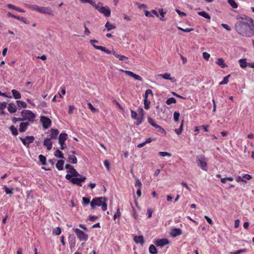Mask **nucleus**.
<instances>
[{
    "mask_svg": "<svg viewBox=\"0 0 254 254\" xmlns=\"http://www.w3.org/2000/svg\"><path fill=\"white\" fill-rule=\"evenodd\" d=\"M99 12L106 17H109L111 15V10L108 6H102L100 8Z\"/></svg>",
    "mask_w": 254,
    "mask_h": 254,
    "instance_id": "12",
    "label": "nucleus"
},
{
    "mask_svg": "<svg viewBox=\"0 0 254 254\" xmlns=\"http://www.w3.org/2000/svg\"><path fill=\"white\" fill-rule=\"evenodd\" d=\"M21 115L23 121L27 120L28 122H33L36 115L31 111L28 110H23Z\"/></svg>",
    "mask_w": 254,
    "mask_h": 254,
    "instance_id": "4",
    "label": "nucleus"
},
{
    "mask_svg": "<svg viewBox=\"0 0 254 254\" xmlns=\"http://www.w3.org/2000/svg\"><path fill=\"white\" fill-rule=\"evenodd\" d=\"M243 179H245L247 180H250L252 178V177L250 175L246 174L243 175Z\"/></svg>",
    "mask_w": 254,
    "mask_h": 254,
    "instance_id": "60",
    "label": "nucleus"
},
{
    "mask_svg": "<svg viewBox=\"0 0 254 254\" xmlns=\"http://www.w3.org/2000/svg\"><path fill=\"white\" fill-rule=\"evenodd\" d=\"M133 240L137 244H143L144 243V238L143 236H135Z\"/></svg>",
    "mask_w": 254,
    "mask_h": 254,
    "instance_id": "16",
    "label": "nucleus"
},
{
    "mask_svg": "<svg viewBox=\"0 0 254 254\" xmlns=\"http://www.w3.org/2000/svg\"><path fill=\"white\" fill-rule=\"evenodd\" d=\"M237 22L235 25V30L241 36L251 37L254 35L253 20L245 15L237 16Z\"/></svg>",
    "mask_w": 254,
    "mask_h": 254,
    "instance_id": "1",
    "label": "nucleus"
},
{
    "mask_svg": "<svg viewBox=\"0 0 254 254\" xmlns=\"http://www.w3.org/2000/svg\"><path fill=\"white\" fill-rule=\"evenodd\" d=\"M54 155L58 158L63 159L64 158L63 153L58 149L55 151Z\"/></svg>",
    "mask_w": 254,
    "mask_h": 254,
    "instance_id": "30",
    "label": "nucleus"
},
{
    "mask_svg": "<svg viewBox=\"0 0 254 254\" xmlns=\"http://www.w3.org/2000/svg\"><path fill=\"white\" fill-rule=\"evenodd\" d=\"M65 178L72 184L81 187V183L85 181L86 177L85 176H80V178H77V177L71 178V176L69 175V174H67L65 175Z\"/></svg>",
    "mask_w": 254,
    "mask_h": 254,
    "instance_id": "5",
    "label": "nucleus"
},
{
    "mask_svg": "<svg viewBox=\"0 0 254 254\" xmlns=\"http://www.w3.org/2000/svg\"><path fill=\"white\" fill-rule=\"evenodd\" d=\"M158 76L162 77L163 78L166 79H169L170 80H173V78L171 77L170 74H169V73H165L164 74H159L158 75Z\"/></svg>",
    "mask_w": 254,
    "mask_h": 254,
    "instance_id": "31",
    "label": "nucleus"
},
{
    "mask_svg": "<svg viewBox=\"0 0 254 254\" xmlns=\"http://www.w3.org/2000/svg\"><path fill=\"white\" fill-rule=\"evenodd\" d=\"M104 164L105 167L107 168V170L109 171L110 170V163L109 162L106 160L104 161Z\"/></svg>",
    "mask_w": 254,
    "mask_h": 254,
    "instance_id": "62",
    "label": "nucleus"
},
{
    "mask_svg": "<svg viewBox=\"0 0 254 254\" xmlns=\"http://www.w3.org/2000/svg\"><path fill=\"white\" fill-rule=\"evenodd\" d=\"M93 6H94L96 9L98 10L99 12L100 8L102 7V6L101 5V3L99 2L98 4H96L94 2V4H91Z\"/></svg>",
    "mask_w": 254,
    "mask_h": 254,
    "instance_id": "54",
    "label": "nucleus"
},
{
    "mask_svg": "<svg viewBox=\"0 0 254 254\" xmlns=\"http://www.w3.org/2000/svg\"><path fill=\"white\" fill-rule=\"evenodd\" d=\"M148 122L149 123V124H150L153 127H155V128H159L160 132L164 133L165 132V130L162 127H161L160 126L157 125L155 123L154 120L153 119H152L151 118H150V117L148 118Z\"/></svg>",
    "mask_w": 254,
    "mask_h": 254,
    "instance_id": "11",
    "label": "nucleus"
},
{
    "mask_svg": "<svg viewBox=\"0 0 254 254\" xmlns=\"http://www.w3.org/2000/svg\"><path fill=\"white\" fill-rule=\"evenodd\" d=\"M240 66L242 68H246L247 66H248L249 63L247 62V59H240L239 61Z\"/></svg>",
    "mask_w": 254,
    "mask_h": 254,
    "instance_id": "22",
    "label": "nucleus"
},
{
    "mask_svg": "<svg viewBox=\"0 0 254 254\" xmlns=\"http://www.w3.org/2000/svg\"><path fill=\"white\" fill-rule=\"evenodd\" d=\"M7 7L8 8L13 9L15 10H16L17 11L20 12H24V10L20 9L19 7H16V6H15L14 5H12L11 4H7Z\"/></svg>",
    "mask_w": 254,
    "mask_h": 254,
    "instance_id": "32",
    "label": "nucleus"
},
{
    "mask_svg": "<svg viewBox=\"0 0 254 254\" xmlns=\"http://www.w3.org/2000/svg\"><path fill=\"white\" fill-rule=\"evenodd\" d=\"M169 243V241L167 239H159L158 240H156L154 242V244L157 247H163L165 245H167Z\"/></svg>",
    "mask_w": 254,
    "mask_h": 254,
    "instance_id": "13",
    "label": "nucleus"
},
{
    "mask_svg": "<svg viewBox=\"0 0 254 254\" xmlns=\"http://www.w3.org/2000/svg\"><path fill=\"white\" fill-rule=\"evenodd\" d=\"M64 163V160H59L58 162L57 163L56 165V167L59 170H63V166Z\"/></svg>",
    "mask_w": 254,
    "mask_h": 254,
    "instance_id": "24",
    "label": "nucleus"
},
{
    "mask_svg": "<svg viewBox=\"0 0 254 254\" xmlns=\"http://www.w3.org/2000/svg\"><path fill=\"white\" fill-rule=\"evenodd\" d=\"M105 26V27L107 28V30L108 31H109L112 29H114L116 28L115 24H111L109 21L106 22Z\"/></svg>",
    "mask_w": 254,
    "mask_h": 254,
    "instance_id": "23",
    "label": "nucleus"
},
{
    "mask_svg": "<svg viewBox=\"0 0 254 254\" xmlns=\"http://www.w3.org/2000/svg\"><path fill=\"white\" fill-rule=\"evenodd\" d=\"M198 14L206 19H210V16L207 13V12L205 11H201L198 12Z\"/></svg>",
    "mask_w": 254,
    "mask_h": 254,
    "instance_id": "39",
    "label": "nucleus"
},
{
    "mask_svg": "<svg viewBox=\"0 0 254 254\" xmlns=\"http://www.w3.org/2000/svg\"><path fill=\"white\" fill-rule=\"evenodd\" d=\"M121 216V212L120 208L118 207L117 209V212L114 215V219L115 220L117 218H119Z\"/></svg>",
    "mask_w": 254,
    "mask_h": 254,
    "instance_id": "47",
    "label": "nucleus"
},
{
    "mask_svg": "<svg viewBox=\"0 0 254 254\" xmlns=\"http://www.w3.org/2000/svg\"><path fill=\"white\" fill-rule=\"evenodd\" d=\"M159 155L162 157H165V156L171 157L172 155L171 153L167 152H159Z\"/></svg>",
    "mask_w": 254,
    "mask_h": 254,
    "instance_id": "49",
    "label": "nucleus"
},
{
    "mask_svg": "<svg viewBox=\"0 0 254 254\" xmlns=\"http://www.w3.org/2000/svg\"><path fill=\"white\" fill-rule=\"evenodd\" d=\"M230 76L231 75L229 74L224 77L222 81L219 82V85L227 84L229 82V78L230 77Z\"/></svg>",
    "mask_w": 254,
    "mask_h": 254,
    "instance_id": "34",
    "label": "nucleus"
},
{
    "mask_svg": "<svg viewBox=\"0 0 254 254\" xmlns=\"http://www.w3.org/2000/svg\"><path fill=\"white\" fill-rule=\"evenodd\" d=\"M3 189L7 194H11L13 193V189L8 188L6 186H3Z\"/></svg>",
    "mask_w": 254,
    "mask_h": 254,
    "instance_id": "41",
    "label": "nucleus"
},
{
    "mask_svg": "<svg viewBox=\"0 0 254 254\" xmlns=\"http://www.w3.org/2000/svg\"><path fill=\"white\" fill-rule=\"evenodd\" d=\"M137 113L133 110H131V117L132 119L136 120L138 117H137Z\"/></svg>",
    "mask_w": 254,
    "mask_h": 254,
    "instance_id": "55",
    "label": "nucleus"
},
{
    "mask_svg": "<svg viewBox=\"0 0 254 254\" xmlns=\"http://www.w3.org/2000/svg\"><path fill=\"white\" fill-rule=\"evenodd\" d=\"M202 56L204 59H205L206 61H208L209 58H210V54L208 53L207 52H203L202 54Z\"/></svg>",
    "mask_w": 254,
    "mask_h": 254,
    "instance_id": "52",
    "label": "nucleus"
},
{
    "mask_svg": "<svg viewBox=\"0 0 254 254\" xmlns=\"http://www.w3.org/2000/svg\"><path fill=\"white\" fill-rule=\"evenodd\" d=\"M167 105H170L172 103H175V98L173 97L169 98L166 102Z\"/></svg>",
    "mask_w": 254,
    "mask_h": 254,
    "instance_id": "51",
    "label": "nucleus"
},
{
    "mask_svg": "<svg viewBox=\"0 0 254 254\" xmlns=\"http://www.w3.org/2000/svg\"><path fill=\"white\" fill-rule=\"evenodd\" d=\"M72 230L75 232L77 238L80 241H86L87 240L88 235L87 234H85L82 231L78 228H73Z\"/></svg>",
    "mask_w": 254,
    "mask_h": 254,
    "instance_id": "7",
    "label": "nucleus"
},
{
    "mask_svg": "<svg viewBox=\"0 0 254 254\" xmlns=\"http://www.w3.org/2000/svg\"><path fill=\"white\" fill-rule=\"evenodd\" d=\"M113 55H114L116 58H118L120 61H124L128 59L127 57L119 55L115 52H113Z\"/></svg>",
    "mask_w": 254,
    "mask_h": 254,
    "instance_id": "27",
    "label": "nucleus"
},
{
    "mask_svg": "<svg viewBox=\"0 0 254 254\" xmlns=\"http://www.w3.org/2000/svg\"><path fill=\"white\" fill-rule=\"evenodd\" d=\"M40 121L42 123L43 127L45 129L49 128L52 124L51 120L45 116H41Z\"/></svg>",
    "mask_w": 254,
    "mask_h": 254,
    "instance_id": "8",
    "label": "nucleus"
},
{
    "mask_svg": "<svg viewBox=\"0 0 254 254\" xmlns=\"http://www.w3.org/2000/svg\"><path fill=\"white\" fill-rule=\"evenodd\" d=\"M120 71L125 72L127 75L133 78L135 80H138L140 81H142V78L140 76L134 73L132 71H130L129 70H124L122 69H120Z\"/></svg>",
    "mask_w": 254,
    "mask_h": 254,
    "instance_id": "10",
    "label": "nucleus"
},
{
    "mask_svg": "<svg viewBox=\"0 0 254 254\" xmlns=\"http://www.w3.org/2000/svg\"><path fill=\"white\" fill-rule=\"evenodd\" d=\"M51 138L47 137L44 141V145L47 147V150H50L52 148V142Z\"/></svg>",
    "mask_w": 254,
    "mask_h": 254,
    "instance_id": "15",
    "label": "nucleus"
},
{
    "mask_svg": "<svg viewBox=\"0 0 254 254\" xmlns=\"http://www.w3.org/2000/svg\"><path fill=\"white\" fill-rule=\"evenodd\" d=\"M149 253L151 254H156L157 253V251L156 247L153 245H151L150 246L149 248Z\"/></svg>",
    "mask_w": 254,
    "mask_h": 254,
    "instance_id": "33",
    "label": "nucleus"
},
{
    "mask_svg": "<svg viewBox=\"0 0 254 254\" xmlns=\"http://www.w3.org/2000/svg\"><path fill=\"white\" fill-rule=\"evenodd\" d=\"M8 15L9 16H11L12 17H13L14 18H16L20 21H23L24 20V18L23 17H20V16H16V15H14L12 14H11V13L10 12H8Z\"/></svg>",
    "mask_w": 254,
    "mask_h": 254,
    "instance_id": "43",
    "label": "nucleus"
},
{
    "mask_svg": "<svg viewBox=\"0 0 254 254\" xmlns=\"http://www.w3.org/2000/svg\"><path fill=\"white\" fill-rule=\"evenodd\" d=\"M67 172L68 173H70L69 175L71 176V178H72V177L74 178L75 177L81 176V175L75 170L74 168H72L70 170L67 171Z\"/></svg>",
    "mask_w": 254,
    "mask_h": 254,
    "instance_id": "19",
    "label": "nucleus"
},
{
    "mask_svg": "<svg viewBox=\"0 0 254 254\" xmlns=\"http://www.w3.org/2000/svg\"><path fill=\"white\" fill-rule=\"evenodd\" d=\"M68 162H69L72 164L77 163V158L74 156H71V155H68Z\"/></svg>",
    "mask_w": 254,
    "mask_h": 254,
    "instance_id": "28",
    "label": "nucleus"
},
{
    "mask_svg": "<svg viewBox=\"0 0 254 254\" xmlns=\"http://www.w3.org/2000/svg\"><path fill=\"white\" fill-rule=\"evenodd\" d=\"M7 105V103L3 102L1 103H0V113L2 115H5V112L4 111V109L6 107Z\"/></svg>",
    "mask_w": 254,
    "mask_h": 254,
    "instance_id": "25",
    "label": "nucleus"
},
{
    "mask_svg": "<svg viewBox=\"0 0 254 254\" xmlns=\"http://www.w3.org/2000/svg\"><path fill=\"white\" fill-rule=\"evenodd\" d=\"M107 198L105 197H95L90 202V205L92 209H94L96 206H101L103 211L107 209Z\"/></svg>",
    "mask_w": 254,
    "mask_h": 254,
    "instance_id": "2",
    "label": "nucleus"
},
{
    "mask_svg": "<svg viewBox=\"0 0 254 254\" xmlns=\"http://www.w3.org/2000/svg\"><path fill=\"white\" fill-rule=\"evenodd\" d=\"M204 218L209 224H212L213 221L210 218H209L208 216H207L206 215L204 216Z\"/></svg>",
    "mask_w": 254,
    "mask_h": 254,
    "instance_id": "63",
    "label": "nucleus"
},
{
    "mask_svg": "<svg viewBox=\"0 0 254 254\" xmlns=\"http://www.w3.org/2000/svg\"><path fill=\"white\" fill-rule=\"evenodd\" d=\"M178 29L182 30L183 31L186 32H190L193 30L192 28H187L186 29H183L181 27H178Z\"/></svg>",
    "mask_w": 254,
    "mask_h": 254,
    "instance_id": "61",
    "label": "nucleus"
},
{
    "mask_svg": "<svg viewBox=\"0 0 254 254\" xmlns=\"http://www.w3.org/2000/svg\"><path fill=\"white\" fill-rule=\"evenodd\" d=\"M29 125V123L28 122L21 123L19 125V131L22 132L25 131Z\"/></svg>",
    "mask_w": 254,
    "mask_h": 254,
    "instance_id": "14",
    "label": "nucleus"
},
{
    "mask_svg": "<svg viewBox=\"0 0 254 254\" xmlns=\"http://www.w3.org/2000/svg\"><path fill=\"white\" fill-rule=\"evenodd\" d=\"M87 105H88L89 108L90 109V110L92 112H93V113L98 112V111H99L98 109L94 108L93 106V105L91 104V103H88Z\"/></svg>",
    "mask_w": 254,
    "mask_h": 254,
    "instance_id": "42",
    "label": "nucleus"
},
{
    "mask_svg": "<svg viewBox=\"0 0 254 254\" xmlns=\"http://www.w3.org/2000/svg\"><path fill=\"white\" fill-rule=\"evenodd\" d=\"M11 92L12 93V95H13L14 98L15 99H18L21 98V94L17 90H16L15 89H13V90H12Z\"/></svg>",
    "mask_w": 254,
    "mask_h": 254,
    "instance_id": "26",
    "label": "nucleus"
},
{
    "mask_svg": "<svg viewBox=\"0 0 254 254\" xmlns=\"http://www.w3.org/2000/svg\"><path fill=\"white\" fill-rule=\"evenodd\" d=\"M16 103H17V105L18 106V107L19 108H26L27 107V104L26 103H25L24 102H23V101H20V100H17L16 101Z\"/></svg>",
    "mask_w": 254,
    "mask_h": 254,
    "instance_id": "35",
    "label": "nucleus"
},
{
    "mask_svg": "<svg viewBox=\"0 0 254 254\" xmlns=\"http://www.w3.org/2000/svg\"><path fill=\"white\" fill-rule=\"evenodd\" d=\"M228 2L229 4L233 8H237L238 7V4L236 2L235 0H228Z\"/></svg>",
    "mask_w": 254,
    "mask_h": 254,
    "instance_id": "37",
    "label": "nucleus"
},
{
    "mask_svg": "<svg viewBox=\"0 0 254 254\" xmlns=\"http://www.w3.org/2000/svg\"><path fill=\"white\" fill-rule=\"evenodd\" d=\"M158 13H159L161 15V17L160 18V19L161 20H164L163 18L165 16V14H166V11H164L163 9L160 8L158 10Z\"/></svg>",
    "mask_w": 254,
    "mask_h": 254,
    "instance_id": "45",
    "label": "nucleus"
},
{
    "mask_svg": "<svg viewBox=\"0 0 254 254\" xmlns=\"http://www.w3.org/2000/svg\"><path fill=\"white\" fill-rule=\"evenodd\" d=\"M246 251H247V249H241V250H238L235 252L232 253V254H241L242 253H244Z\"/></svg>",
    "mask_w": 254,
    "mask_h": 254,
    "instance_id": "56",
    "label": "nucleus"
},
{
    "mask_svg": "<svg viewBox=\"0 0 254 254\" xmlns=\"http://www.w3.org/2000/svg\"><path fill=\"white\" fill-rule=\"evenodd\" d=\"M19 138L22 143L27 147H28L29 144L32 143L34 140V137L33 136H27L24 138L21 137H19Z\"/></svg>",
    "mask_w": 254,
    "mask_h": 254,
    "instance_id": "9",
    "label": "nucleus"
},
{
    "mask_svg": "<svg viewBox=\"0 0 254 254\" xmlns=\"http://www.w3.org/2000/svg\"><path fill=\"white\" fill-rule=\"evenodd\" d=\"M90 199L87 198V197H82V204L83 205H87L89 203L90 204Z\"/></svg>",
    "mask_w": 254,
    "mask_h": 254,
    "instance_id": "44",
    "label": "nucleus"
},
{
    "mask_svg": "<svg viewBox=\"0 0 254 254\" xmlns=\"http://www.w3.org/2000/svg\"><path fill=\"white\" fill-rule=\"evenodd\" d=\"M138 112H139V117H142L143 118H144V110H143V109L141 107H140L139 109H138Z\"/></svg>",
    "mask_w": 254,
    "mask_h": 254,
    "instance_id": "57",
    "label": "nucleus"
},
{
    "mask_svg": "<svg viewBox=\"0 0 254 254\" xmlns=\"http://www.w3.org/2000/svg\"><path fill=\"white\" fill-rule=\"evenodd\" d=\"M32 10L36 11L38 12L51 15L52 14V9L49 7L39 6L37 5H32L30 6Z\"/></svg>",
    "mask_w": 254,
    "mask_h": 254,
    "instance_id": "6",
    "label": "nucleus"
},
{
    "mask_svg": "<svg viewBox=\"0 0 254 254\" xmlns=\"http://www.w3.org/2000/svg\"><path fill=\"white\" fill-rule=\"evenodd\" d=\"M96 49L100 50L104 52L105 53H107V54H113V52H112L111 51L107 49L104 47H102V46L97 47H96Z\"/></svg>",
    "mask_w": 254,
    "mask_h": 254,
    "instance_id": "29",
    "label": "nucleus"
},
{
    "mask_svg": "<svg viewBox=\"0 0 254 254\" xmlns=\"http://www.w3.org/2000/svg\"><path fill=\"white\" fill-rule=\"evenodd\" d=\"M221 26L227 31H231V29L230 27L227 24L222 23Z\"/></svg>",
    "mask_w": 254,
    "mask_h": 254,
    "instance_id": "58",
    "label": "nucleus"
},
{
    "mask_svg": "<svg viewBox=\"0 0 254 254\" xmlns=\"http://www.w3.org/2000/svg\"><path fill=\"white\" fill-rule=\"evenodd\" d=\"M135 186L136 187H138V188H141V189L142 184H141L140 181L138 178H136L135 179Z\"/></svg>",
    "mask_w": 254,
    "mask_h": 254,
    "instance_id": "53",
    "label": "nucleus"
},
{
    "mask_svg": "<svg viewBox=\"0 0 254 254\" xmlns=\"http://www.w3.org/2000/svg\"><path fill=\"white\" fill-rule=\"evenodd\" d=\"M184 127V121H182L181 124L179 127V128L177 129H176V133L177 134H180L182 132Z\"/></svg>",
    "mask_w": 254,
    "mask_h": 254,
    "instance_id": "40",
    "label": "nucleus"
},
{
    "mask_svg": "<svg viewBox=\"0 0 254 254\" xmlns=\"http://www.w3.org/2000/svg\"><path fill=\"white\" fill-rule=\"evenodd\" d=\"M53 233L56 235H59L61 233V229L58 227L55 229L54 230Z\"/></svg>",
    "mask_w": 254,
    "mask_h": 254,
    "instance_id": "50",
    "label": "nucleus"
},
{
    "mask_svg": "<svg viewBox=\"0 0 254 254\" xmlns=\"http://www.w3.org/2000/svg\"><path fill=\"white\" fill-rule=\"evenodd\" d=\"M150 104V102L147 99H144V108L146 110L149 109V105Z\"/></svg>",
    "mask_w": 254,
    "mask_h": 254,
    "instance_id": "46",
    "label": "nucleus"
},
{
    "mask_svg": "<svg viewBox=\"0 0 254 254\" xmlns=\"http://www.w3.org/2000/svg\"><path fill=\"white\" fill-rule=\"evenodd\" d=\"M50 131H51V134L50 135V138H51V139L57 138V137L59 134V130L57 129L51 128Z\"/></svg>",
    "mask_w": 254,
    "mask_h": 254,
    "instance_id": "17",
    "label": "nucleus"
},
{
    "mask_svg": "<svg viewBox=\"0 0 254 254\" xmlns=\"http://www.w3.org/2000/svg\"><path fill=\"white\" fill-rule=\"evenodd\" d=\"M38 157L40 162L41 163V164L43 165H45L46 164V157L43 155H40Z\"/></svg>",
    "mask_w": 254,
    "mask_h": 254,
    "instance_id": "38",
    "label": "nucleus"
},
{
    "mask_svg": "<svg viewBox=\"0 0 254 254\" xmlns=\"http://www.w3.org/2000/svg\"><path fill=\"white\" fill-rule=\"evenodd\" d=\"M196 161L198 166L203 171H207V159L203 155H197Z\"/></svg>",
    "mask_w": 254,
    "mask_h": 254,
    "instance_id": "3",
    "label": "nucleus"
},
{
    "mask_svg": "<svg viewBox=\"0 0 254 254\" xmlns=\"http://www.w3.org/2000/svg\"><path fill=\"white\" fill-rule=\"evenodd\" d=\"M12 122L15 124L18 121H23L22 118H15L14 117L12 119Z\"/></svg>",
    "mask_w": 254,
    "mask_h": 254,
    "instance_id": "59",
    "label": "nucleus"
},
{
    "mask_svg": "<svg viewBox=\"0 0 254 254\" xmlns=\"http://www.w3.org/2000/svg\"><path fill=\"white\" fill-rule=\"evenodd\" d=\"M216 63L221 68H225L227 67V65L224 63V61L222 58H218L217 60Z\"/></svg>",
    "mask_w": 254,
    "mask_h": 254,
    "instance_id": "20",
    "label": "nucleus"
},
{
    "mask_svg": "<svg viewBox=\"0 0 254 254\" xmlns=\"http://www.w3.org/2000/svg\"><path fill=\"white\" fill-rule=\"evenodd\" d=\"M67 134L65 133H62L59 135V143L64 142L67 139Z\"/></svg>",
    "mask_w": 254,
    "mask_h": 254,
    "instance_id": "21",
    "label": "nucleus"
},
{
    "mask_svg": "<svg viewBox=\"0 0 254 254\" xmlns=\"http://www.w3.org/2000/svg\"><path fill=\"white\" fill-rule=\"evenodd\" d=\"M9 129L11 132V133L14 136H16L18 134V130H17V128H15L13 126H11L9 127Z\"/></svg>",
    "mask_w": 254,
    "mask_h": 254,
    "instance_id": "36",
    "label": "nucleus"
},
{
    "mask_svg": "<svg viewBox=\"0 0 254 254\" xmlns=\"http://www.w3.org/2000/svg\"><path fill=\"white\" fill-rule=\"evenodd\" d=\"M7 105H8V107H7L8 111L10 113H13L16 111V105H15V104L10 103L7 104Z\"/></svg>",
    "mask_w": 254,
    "mask_h": 254,
    "instance_id": "18",
    "label": "nucleus"
},
{
    "mask_svg": "<svg viewBox=\"0 0 254 254\" xmlns=\"http://www.w3.org/2000/svg\"><path fill=\"white\" fill-rule=\"evenodd\" d=\"M143 119L144 118H143L142 117H138L136 120V122L135 123V124L137 125V126H138L139 125H140L143 121Z\"/></svg>",
    "mask_w": 254,
    "mask_h": 254,
    "instance_id": "48",
    "label": "nucleus"
},
{
    "mask_svg": "<svg viewBox=\"0 0 254 254\" xmlns=\"http://www.w3.org/2000/svg\"><path fill=\"white\" fill-rule=\"evenodd\" d=\"M144 13L146 17H153V15L151 14L150 12L148 10L144 11Z\"/></svg>",
    "mask_w": 254,
    "mask_h": 254,
    "instance_id": "64",
    "label": "nucleus"
}]
</instances>
